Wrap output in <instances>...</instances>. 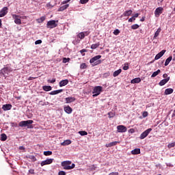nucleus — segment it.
Here are the masks:
<instances>
[{
  "instance_id": "0eeeda50",
  "label": "nucleus",
  "mask_w": 175,
  "mask_h": 175,
  "mask_svg": "<svg viewBox=\"0 0 175 175\" xmlns=\"http://www.w3.org/2000/svg\"><path fill=\"white\" fill-rule=\"evenodd\" d=\"M126 131H128V129H126V126L124 125H119L117 126V132L119 133H124L126 132Z\"/></svg>"
},
{
  "instance_id": "bf43d9fd",
  "label": "nucleus",
  "mask_w": 175,
  "mask_h": 175,
  "mask_svg": "<svg viewBox=\"0 0 175 175\" xmlns=\"http://www.w3.org/2000/svg\"><path fill=\"white\" fill-rule=\"evenodd\" d=\"M129 133H135V129H130L129 130Z\"/></svg>"
},
{
  "instance_id": "f03ea898",
  "label": "nucleus",
  "mask_w": 175,
  "mask_h": 175,
  "mask_svg": "<svg viewBox=\"0 0 175 175\" xmlns=\"http://www.w3.org/2000/svg\"><path fill=\"white\" fill-rule=\"evenodd\" d=\"M32 124H33V120H23L21 121L18 123L19 126H21V128H24L25 126H27V128L28 129H31L32 128H33L32 126Z\"/></svg>"
},
{
  "instance_id": "0e129e2a",
  "label": "nucleus",
  "mask_w": 175,
  "mask_h": 175,
  "mask_svg": "<svg viewBox=\"0 0 175 175\" xmlns=\"http://www.w3.org/2000/svg\"><path fill=\"white\" fill-rule=\"evenodd\" d=\"M133 17H134V18H137V17H139V14H135L134 16Z\"/></svg>"
},
{
  "instance_id": "052dcab7",
  "label": "nucleus",
  "mask_w": 175,
  "mask_h": 175,
  "mask_svg": "<svg viewBox=\"0 0 175 175\" xmlns=\"http://www.w3.org/2000/svg\"><path fill=\"white\" fill-rule=\"evenodd\" d=\"M163 79H167L168 77H168L167 74L165 73L163 75Z\"/></svg>"
},
{
  "instance_id": "2eb2a0df",
  "label": "nucleus",
  "mask_w": 175,
  "mask_h": 175,
  "mask_svg": "<svg viewBox=\"0 0 175 175\" xmlns=\"http://www.w3.org/2000/svg\"><path fill=\"white\" fill-rule=\"evenodd\" d=\"M64 110L67 113V114H71V113L73 111V109H72V107H70L69 105L64 107Z\"/></svg>"
},
{
  "instance_id": "f257e3e1",
  "label": "nucleus",
  "mask_w": 175,
  "mask_h": 175,
  "mask_svg": "<svg viewBox=\"0 0 175 175\" xmlns=\"http://www.w3.org/2000/svg\"><path fill=\"white\" fill-rule=\"evenodd\" d=\"M102 55H96L90 60V63L91 64L92 66H96V65H100L102 64Z\"/></svg>"
},
{
  "instance_id": "473e14b6",
  "label": "nucleus",
  "mask_w": 175,
  "mask_h": 175,
  "mask_svg": "<svg viewBox=\"0 0 175 175\" xmlns=\"http://www.w3.org/2000/svg\"><path fill=\"white\" fill-rule=\"evenodd\" d=\"M109 118H113V117H116V112L110 111L108 113Z\"/></svg>"
},
{
  "instance_id": "5701e85b",
  "label": "nucleus",
  "mask_w": 175,
  "mask_h": 175,
  "mask_svg": "<svg viewBox=\"0 0 175 175\" xmlns=\"http://www.w3.org/2000/svg\"><path fill=\"white\" fill-rule=\"evenodd\" d=\"M161 31H162V29H161V27H159L156 32L154 33V36L153 37V39H157V38H158V36H159V33H161Z\"/></svg>"
},
{
  "instance_id": "4d7b16f0",
  "label": "nucleus",
  "mask_w": 175,
  "mask_h": 175,
  "mask_svg": "<svg viewBox=\"0 0 175 175\" xmlns=\"http://www.w3.org/2000/svg\"><path fill=\"white\" fill-rule=\"evenodd\" d=\"M29 172L30 174H35V170L33 169L29 170Z\"/></svg>"
},
{
  "instance_id": "e2e57ef3",
  "label": "nucleus",
  "mask_w": 175,
  "mask_h": 175,
  "mask_svg": "<svg viewBox=\"0 0 175 175\" xmlns=\"http://www.w3.org/2000/svg\"><path fill=\"white\" fill-rule=\"evenodd\" d=\"M68 2H70V0H66V1H64L62 2L63 5H65V3H68Z\"/></svg>"
},
{
  "instance_id": "7ed1b4c3",
  "label": "nucleus",
  "mask_w": 175,
  "mask_h": 175,
  "mask_svg": "<svg viewBox=\"0 0 175 175\" xmlns=\"http://www.w3.org/2000/svg\"><path fill=\"white\" fill-rule=\"evenodd\" d=\"M62 166L64 167V170H71V169H75L76 165L75 163L72 164V161H66L62 162Z\"/></svg>"
},
{
  "instance_id": "4468645a",
  "label": "nucleus",
  "mask_w": 175,
  "mask_h": 175,
  "mask_svg": "<svg viewBox=\"0 0 175 175\" xmlns=\"http://www.w3.org/2000/svg\"><path fill=\"white\" fill-rule=\"evenodd\" d=\"M132 13H133V11H132V10L125 11L124 13L121 15V17H128L131 16Z\"/></svg>"
},
{
  "instance_id": "cd10ccee",
  "label": "nucleus",
  "mask_w": 175,
  "mask_h": 175,
  "mask_svg": "<svg viewBox=\"0 0 175 175\" xmlns=\"http://www.w3.org/2000/svg\"><path fill=\"white\" fill-rule=\"evenodd\" d=\"M122 72V70H121V68L118 70H116V71H115L113 73V77H117V76H118Z\"/></svg>"
},
{
  "instance_id": "412c9836",
  "label": "nucleus",
  "mask_w": 175,
  "mask_h": 175,
  "mask_svg": "<svg viewBox=\"0 0 175 175\" xmlns=\"http://www.w3.org/2000/svg\"><path fill=\"white\" fill-rule=\"evenodd\" d=\"M68 8L69 4L64 5L58 9V12H64V10H66V9H68Z\"/></svg>"
},
{
  "instance_id": "9d476101",
  "label": "nucleus",
  "mask_w": 175,
  "mask_h": 175,
  "mask_svg": "<svg viewBox=\"0 0 175 175\" xmlns=\"http://www.w3.org/2000/svg\"><path fill=\"white\" fill-rule=\"evenodd\" d=\"M53 161H54V159H48L42 161L40 165L41 166H44L45 165H51V163H53Z\"/></svg>"
},
{
  "instance_id": "ddd939ff",
  "label": "nucleus",
  "mask_w": 175,
  "mask_h": 175,
  "mask_svg": "<svg viewBox=\"0 0 175 175\" xmlns=\"http://www.w3.org/2000/svg\"><path fill=\"white\" fill-rule=\"evenodd\" d=\"M68 84H69V80L68 79L62 80L59 83V87H65V85H68Z\"/></svg>"
},
{
  "instance_id": "e433bc0d",
  "label": "nucleus",
  "mask_w": 175,
  "mask_h": 175,
  "mask_svg": "<svg viewBox=\"0 0 175 175\" xmlns=\"http://www.w3.org/2000/svg\"><path fill=\"white\" fill-rule=\"evenodd\" d=\"M14 23L15 24L20 25L21 24V19H20V18H18L17 19L14 20Z\"/></svg>"
},
{
  "instance_id": "c85d7f7f",
  "label": "nucleus",
  "mask_w": 175,
  "mask_h": 175,
  "mask_svg": "<svg viewBox=\"0 0 175 175\" xmlns=\"http://www.w3.org/2000/svg\"><path fill=\"white\" fill-rule=\"evenodd\" d=\"M173 59V57L172 56H170L165 62V66H167V65H169V64H170V62L172 61V59Z\"/></svg>"
},
{
  "instance_id": "bb28decb",
  "label": "nucleus",
  "mask_w": 175,
  "mask_h": 175,
  "mask_svg": "<svg viewBox=\"0 0 175 175\" xmlns=\"http://www.w3.org/2000/svg\"><path fill=\"white\" fill-rule=\"evenodd\" d=\"M42 90H44V91L49 92V91H51V90H53V88L49 85H44L42 87Z\"/></svg>"
},
{
  "instance_id": "f8f14e48",
  "label": "nucleus",
  "mask_w": 175,
  "mask_h": 175,
  "mask_svg": "<svg viewBox=\"0 0 175 175\" xmlns=\"http://www.w3.org/2000/svg\"><path fill=\"white\" fill-rule=\"evenodd\" d=\"M166 53V50H162L160 53H159L157 55H156L154 59H159V58H161V57H163V55Z\"/></svg>"
},
{
  "instance_id": "72a5a7b5",
  "label": "nucleus",
  "mask_w": 175,
  "mask_h": 175,
  "mask_svg": "<svg viewBox=\"0 0 175 175\" xmlns=\"http://www.w3.org/2000/svg\"><path fill=\"white\" fill-rule=\"evenodd\" d=\"M27 158H29V159H31L33 162H36L37 161L36 157L33 155H29Z\"/></svg>"
},
{
  "instance_id": "09e8293b",
  "label": "nucleus",
  "mask_w": 175,
  "mask_h": 175,
  "mask_svg": "<svg viewBox=\"0 0 175 175\" xmlns=\"http://www.w3.org/2000/svg\"><path fill=\"white\" fill-rule=\"evenodd\" d=\"M88 1L90 0H80V3H81L82 5H84L85 3H88Z\"/></svg>"
},
{
  "instance_id": "b1692460",
  "label": "nucleus",
  "mask_w": 175,
  "mask_h": 175,
  "mask_svg": "<svg viewBox=\"0 0 175 175\" xmlns=\"http://www.w3.org/2000/svg\"><path fill=\"white\" fill-rule=\"evenodd\" d=\"M133 155H137L140 154V148H135L131 151Z\"/></svg>"
},
{
  "instance_id": "20e7f679",
  "label": "nucleus",
  "mask_w": 175,
  "mask_h": 175,
  "mask_svg": "<svg viewBox=\"0 0 175 175\" xmlns=\"http://www.w3.org/2000/svg\"><path fill=\"white\" fill-rule=\"evenodd\" d=\"M102 91V87L101 86H96L92 92V96L95 98V96H98V95H100V92Z\"/></svg>"
},
{
  "instance_id": "423d86ee",
  "label": "nucleus",
  "mask_w": 175,
  "mask_h": 175,
  "mask_svg": "<svg viewBox=\"0 0 175 175\" xmlns=\"http://www.w3.org/2000/svg\"><path fill=\"white\" fill-rule=\"evenodd\" d=\"M58 25L56 23V21L55 20L49 21L46 23L47 28H55Z\"/></svg>"
},
{
  "instance_id": "58836bf2",
  "label": "nucleus",
  "mask_w": 175,
  "mask_h": 175,
  "mask_svg": "<svg viewBox=\"0 0 175 175\" xmlns=\"http://www.w3.org/2000/svg\"><path fill=\"white\" fill-rule=\"evenodd\" d=\"M80 69H87V64L83 63L80 65Z\"/></svg>"
},
{
  "instance_id": "49530a36",
  "label": "nucleus",
  "mask_w": 175,
  "mask_h": 175,
  "mask_svg": "<svg viewBox=\"0 0 175 175\" xmlns=\"http://www.w3.org/2000/svg\"><path fill=\"white\" fill-rule=\"evenodd\" d=\"M47 81H48V83H51V84H53V83H55L56 79H55V78L53 79L52 80L48 79Z\"/></svg>"
},
{
  "instance_id": "7c9ffc66",
  "label": "nucleus",
  "mask_w": 175,
  "mask_h": 175,
  "mask_svg": "<svg viewBox=\"0 0 175 175\" xmlns=\"http://www.w3.org/2000/svg\"><path fill=\"white\" fill-rule=\"evenodd\" d=\"M159 73H161V70L159 69L152 73V75H151V77H157V76H158Z\"/></svg>"
},
{
  "instance_id": "393cba45",
  "label": "nucleus",
  "mask_w": 175,
  "mask_h": 175,
  "mask_svg": "<svg viewBox=\"0 0 175 175\" xmlns=\"http://www.w3.org/2000/svg\"><path fill=\"white\" fill-rule=\"evenodd\" d=\"M170 94H173L172 88H167L165 90V95H170Z\"/></svg>"
},
{
  "instance_id": "864d4df0",
  "label": "nucleus",
  "mask_w": 175,
  "mask_h": 175,
  "mask_svg": "<svg viewBox=\"0 0 175 175\" xmlns=\"http://www.w3.org/2000/svg\"><path fill=\"white\" fill-rule=\"evenodd\" d=\"M135 20H136V18L133 16L129 19V23H132L133 21H135Z\"/></svg>"
},
{
  "instance_id": "37998d69",
  "label": "nucleus",
  "mask_w": 175,
  "mask_h": 175,
  "mask_svg": "<svg viewBox=\"0 0 175 175\" xmlns=\"http://www.w3.org/2000/svg\"><path fill=\"white\" fill-rule=\"evenodd\" d=\"M70 61V58L64 57L63 58V64H66V62H69Z\"/></svg>"
},
{
  "instance_id": "3c124183",
  "label": "nucleus",
  "mask_w": 175,
  "mask_h": 175,
  "mask_svg": "<svg viewBox=\"0 0 175 175\" xmlns=\"http://www.w3.org/2000/svg\"><path fill=\"white\" fill-rule=\"evenodd\" d=\"M81 54H82V55H85V54H84L83 53H87V49H82L80 51Z\"/></svg>"
},
{
  "instance_id": "6e6d98bb",
  "label": "nucleus",
  "mask_w": 175,
  "mask_h": 175,
  "mask_svg": "<svg viewBox=\"0 0 175 175\" xmlns=\"http://www.w3.org/2000/svg\"><path fill=\"white\" fill-rule=\"evenodd\" d=\"M42 40H38L35 42V44H41Z\"/></svg>"
},
{
  "instance_id": "6ab92c4d",
  "label": "nucleus",
  "mask_w": 175,
  "mask_h": 175,
  "mask_svg": "<svg viewBox=\"0 0 175 175\" xmlns=\"http://www.w3.org/2000/svg\"><path fill=\"white\" fill-rule=\"evenodd\" d=\"M76 98L75 97H67L66 98V103H72V102H75Z\"/></svg>"
},
{
  "instance_id": "9b49d317",
  "label": "nucleus",
  "mask_w": 175,
  "mask_h": 175,
  "mask_svg": "<svg viewBox=\"0 0 175 175\" xmlns=\"http://www.w3.org/2000/svg\"><path fill=\"white\" fill-rule=\"evenodd\" d=\"M8 14V7H4L0 11V17H5Z\"/></svg>"
},
{
  "instance_id": "aec40b11",
  "label": "nucleus",
  "mask_w": 175,
  "mask_h": 175,
  "mask_svg": "<svg viewBox=\"0 0 175 175\" xmlns=\"http://www.w3.org/2000/svg\"><path fill=\"white\" fill-rule=\"evenodd\" d=\"M62 91H64L62 89L54 90V91L51 92L50 95H57L58 94H61V92H62Z\"/></svg>"
},
{
  "instance_id": "8fccbe9b",
  "label": "nucleus",
  "mask_w": 175,
  "mask_h": 175,
  "mask_svg": "<svg viewBox=\"0 0 175 175\" xmlns=\"http://www.w3.org/2000/svg\"><path fill=\"white\" fill-rule=\"evenodd\" d=\"M12 18H14V20H16L17 18H20V16L16 14H12Z\"/></svg>"
},
{
  "instance_id": "2f4dec72",
  "label": "nucleus",
  "mask_w": 175,
  "mask_h": 175,
  "mask_svg": "<svg viewBox=\"0 0 175 175\" xmlns=\"http://www.w3.org/2000/svg\"><path fill=\"white\" fill-rule=\"evenodd\" d=\"M98 46H100V44L99 42H98L96 44H93L91 46V49H92V50H95V49H98Z\"/></svg>"
},
{
  "instance_id": "4c0bfd02",
  "label": "nucleus",
  "mask_w": 175,
  "mask_h": 175,
  "mask_svg": "<svg viewBox=\"0 0 175 175\" xmlns=\"http://www.w3.org/2000/svg\"><path fill=\"white\" fill-rule=\"evenodd\" d=\"M79 133L81 135V136H87V135H88L87 131H79Z\"/></svg>"
},
{
  "instance_id": "a211bd4d",
  "label": "nucleus",
  "mask_w": 175,
  "mask_h": 175,
  "mask_svg": "<svg viewBox=\"0 0 175 175\" xmlns=\"http://www.w3.org/2000/svg\"><path fill=\"white\" fill-rule=\"evenodd\" d=\"M117 144H120V142L115 141L110 142L109 144H106V147H113V146H117Z\"/></svg>"
},
{
  "instance_id": "5fc2aeb1",
  "label": "nucleus",
  "mask_w": 175,
  "mask_h": 175,
  "mask_svg": "<svg viewBox=\"0 0 175 175\" xmlns=\"http://www.w3.org/2000/svg\"><path fill=\"white\" fill-rule=\"evenodd\" d=\"M84 33V36H88L90 35V31H82Z\"/></svg>"
},
{
  "instance_id": "de8ad7c7",
  "label": "nucleus",
  "mask_w": 175,
  "mask_h": 175,
  "mask_svg": "<svg viewBox=\"0 0 175 175\" xmlns=\"http://www.w3.org/2000/svg\"><path fill=\"white\" fill-rule=\"evenodd\" d=\"M148 116V112L147 111H144L142 113V117H144V118H146V117Z\"/></svg>"
},
{
  "instance_id": "774afa93",
  "label": "nucleus",
  "mask_w": 175,
  "mask_h": 175,
  "mask_svg": "<svg viewBox=\"0 0 175 175\" xmlns=\"http://www.w3.org/2000/svg\"><path fill=\"white\" fill-rule=\"evenodd\" d=\"M172 117H175V109H174V112L172 113Z\"/></svg>"
},
{
  "instance_id": "603ef678",
  "label": "nucleus",
  "mask_w": 175,
  "mask_h": 175,
  "mask_svg": "<svg viewBox=\"0 0 175 175\" xmlns=\"http://www.w3.org/2000/svg\"><path fill=\"white\" fill-rule=\"evenodd\" d=\"M58 175H66V172H65V171H60L59 172Z\"/></svg>"
},
{
  "instance_id": "a18cd8bd",
  "label": "nucleus",
  "mask_w": 175,
  "mask_h": 175,
  "mask_svg": "<svg viewBox=\"0 0 175 175\" xmlns=\"http://www.w3.org/2000/svg\"><path fill=\"white\" fill-rule=\"evenodd\" d=\"M113 35H116V36L117 35H120V30L118 29H115L113 31Z\"/></svg>"
},
{
  "instance_id": "c756f323",
  "label": "nucleus",
  "mask_w": 175,
  "mask_h": 175,
  "mask_svg": "<svg viewBox=\"0 0 175 175\" xmlns=\"http://www.w3.org/2000/svg\"><path fill=\"white\" fill-rule=\"evenodd\" d=\"M7 139H8V136L6 135V134L2 133L1 135V142H5V140H7Z\"/></svg>"
},
{
  "instance_id": "f704fd0d",
  "label": "nucleus",
  "mask_w": 175,
  "mask_h": 175,
  "mask_svg": "<svg viewBox=\"0 0 175 175\" xmlns=\"http://www.w3.org/2000/svg\"><path fill=\"white\" fill-rule=\"evenodd\" d=\"M44 155H45V157H49L50 155H53V152L48 150V151H44Z\"/></svg>"
},
{
  "instance_id": "6e6552de",
  "label": "nucleus",
  "mask_w": 175,
  "mask_h": 175,
  "mask_svg": "<svg viewBox=\"0 0 175 175\" xmlns=\"http://www.w3.org/2000/svg\"><path fill=\"white\" fill-rule=\"evenodd\" d=\"M9 72H12V68L10 67L6 66L1 70L0 73L2 76H5V75L9 73Z\"/></svg>"
},
{
  "instance_id": "338daca9",
  "label": "nucleus",
  "mask_w": 175,
  "mask_h": 175,
  "mask_svg": "<svg viewBox=\"0 0 175 175\" xmlns=\"http://www.w3.org/2000/svg\"><path fill=\"white\" fill-rule=\"evenodd\" d=\"M144 20H145V18H144V17H142V18L140 19V21L143 22V21H144Z\"/></svg>"
},
{
  "instance_id": "79ce46f5",
  "label": "nucleus",
  "mask_w": 175,
  "mask_h": 175,
  "mask_svg": "<svg viewBox=\"0 0 175 175\" xmlns=\"http://www.w3.org/2000/svg\"><path fill=\"white\" fill-rule=\"evenodd\" d=\"M174 146H175V142H172L167 145L168 148H173V147H174Z\"/></svg>"
},
{
  "instance_id": "39448f33",
  "label": "nucleus",
  "mask_w": 175,
  "mask_h": 175,
  "mask_svg": "<svg viewBox=\"0 0 175 175\" xmlns=\"http://www.w3.org/2000/svg\"><path fill=\"white\" fill-rule=\"evenodd\" d=\"M151 131H152V129H148L147 130H146L140 135L139 139H141V140H143V139H146V137H147L148 135H150Z\"/></svg>"
},
{
  "instance_id": "13d9d810",
  "label": "nucleus",
  "mask_w": 175,
  "mask_h": 175,
  "mask_svg": "<svg viewBox=\"0 0 175 175\" xmlns=\"http://www.w3.org/2000/svg\"><path fill=\"white\" fill-rule=\"evenodd\" d=\"M40 23H43V21H44V20H46V17L45 16H42L40 18Z\"/></svg>"
},
{
  "instance_id": "1a4fd4ad",
  "label": "nucleus",
  "mask_w": 175,
  "mask_h": 175,
  "mask_svg": "<svg viewBox=\"0 0 175 175\" xmlns=\"http://www.w3.org/2000/svg\"><path fill=\"white\" fill-rule=\"evenodd\" d=\"M162 13H163V8L159 7L154 11V16L155 17H159Z\"/></svg>"
},
{
  "instance_id": "680f3d73",
  "label": "nucleus",
  "mask_w": 175,
  "mask_h": 175,
  "mask_svg": "<svg viewBox=\"0 0 175 175\" xmlns=\"http://www.w3.org/2000/svg\"><path fill=\"white\" fill-rule=\"evenodd\" d=\"M118 172H111L109 175H118Z\"/></svg>"
},
{
  "instance_id": "a878e982",
  "label": "nucleus",
  "mask_w": 175,
  "mask_h": 175,
  "mask_svg": "<svg viewBox=\"0 0 175 175\" xmlns=\"http://www.w3.org/2000/svg\"><path fill=\"white\" fill-rule=\"evenodd\" d=\"M72 144V141L70 139H66L64 142L61 144L62 146H69V144Z\"/></svg>"
},
{
  "instance_id": "ea45409f",
  "label": "nucleus",
  "mask_w": 175,
  "mask_h": 175,
  "mask_svg": "<svg viewBox=\"0 0 175 175\" xmlns=\"http://www.w3.org/2000/svg\"><path fill=\"white\" fill-rule=\"evenodd\" d=\"M139 25L137 24H135L131 25V29H137L139 28Z\"/></svg>"
},
{
  "instance_id": "c9c22d12",
  "label": "nucleus",
  "mask_w": 175,
  "mask_h": 175,
  "mask_svg": "<svg viewBox=\"0 0 175 175\" xmlns=\"http://www.w3.org/2000/svg\"><path fill=\"white\" fill-rule=\"evenodd\" d=\"M77 38H79V39H84V38H85L84 36V33L81 32V33H78Z\"/></svg>"
},
{
  "instance_id": "4be33fe9",
  "label": "nucleus",
  "mask_w": 175,
  "mask_h": 175,
  "mask_svg": "<svg viewBox=\"0 0 175 175\" xmlns=\"http://www.w3.org/2000/svg\"><path fill=\"white\" fill-rule=\"evenodd\" d=\"M140 81H142L140 78H135L131 80V84H138V83H140Z\"/></svg>"
},
{
  "instance_id": "dca6fc26",
  "label": "nucleus",
  "mask_w": 175,
  "mask_h": 175,
  "mask_svg": "<svg viewBox=\"0 0 175 175\" xmlns=\"http://www.w3.org/2000/svg\"><path fill=\"white\" fill-rule=\"evenodd\" d=\"M2 109H3V110H4V111H8V110H11L12 105L11 104L3 105L2 107Z\"/></svg>"
},
{
  "instance_id": "69168bd1",
  "label": "nucleus",
  "mask_w": 175,
  "mask_h": 175,
  "mask_svg": "<svg viewBox=\"0 0 175 175\" xmlns=\"http://www.w3.org/2000/svg\"><path fill=\"white\" fill-rule=\"evenodd\" d=\"M96 169V167H95L94 165H92V170H95Z\"/></svg>"
},
{
  "instance_id": "f3484780",
  "label": "nucleus",
  "mask_w": 175,
  "mask_h": 175,
  "mask_svg": "<svg viewBox=\"0 0 175 175\" xmlns=\"http://www.w3.org/2000/svg\"><path fill=\"white\" fill-rule=\"evenodd\" d=\"M169 80H170V77H168L167 79H164L161 80L159 83V85H160L161 87H162V85H165V84H166V83H167L169 81Z\"/></svg>"
},
{
  "instance_id": "a19ab883",
  "label": "nucleus",
  "mask_w": 175,
  "mask_h": 175,
  "mask_svg": "<svg viewBox=\"0 0 175 175\" xmlns=\"http://www.w3.org/2000/svg\"><path fill=\"white\" fill-rule=\"evenodd\" d=\"M109 76H110V72H107L103 74V77L105 79H107V77H109Z\"/></svg>"
},
{
  "instance_id": "c03bdc74",
  "label": "nucleus",
  "mask_w": 175,
  "mask_h": 175,
  "mask_svg": "<svg viewBox=\"0 0 175 175\" xmlns=\"http://www.w3.org/2000/svg\"><path fill=\"white\" fill-rule=\"evenodd\" d=\"M128 69H129V65L128 64H125L124 66H123V70H128Z\"/></svg>"
}]
</instances>
